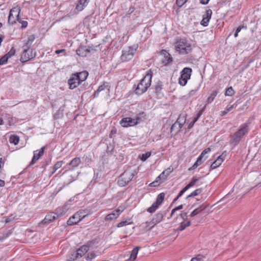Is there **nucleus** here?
<instances>
[{"label": "nucleus", "mask_w": 261, "mask_h": 261, "mask_svg": "<svg viewBox=\"0 0 261 261\" xmlns=\"http://www.w3.org/2000/svg\"><path fill=\"white\" fill-rule=\"evenodd\" d=\"M139 248L138 247L135 248L132 251L130 256V259L132 260V261L134 260L136 257L137 254L138 253Z\"/></svg>", "instance_id": "nucleus-36"}, {"label": "nucleus", "mask_w": 261, "mask_h": 261, "mask_svg": "<svg viewBox=\"0 0 261 261\" xmlns=\"http://www.w3.org/2000/svg\"><path fill=\"white\" fill-rule=\"evenodd\" d=\"M81 163V159L80 158L76 157L72 159L68 164L69 166H71L70 170H73L75 168L77 167Z\"/></svg>", "instance_id": "nucleus-27"}, {"label": "nucleus", "mask_w": 261, "mask_h": 261, "mask_svg": "<svg viewBox=\"0 0 261 261\" xmlns=\"http://www.w3.org/2000/svg\"><path fill=\"white\" fill-rule=\"evenodd\" d=\"M163 218V216L162 214L158 213L157 214L154 218L150 222L151 226L149 227V229H151L157 223L161 222Z\"/></svg>", "instance_id": "nucleus-23"}, {"label": "nucleus", "mask_w": 261, "mask_h": 261, "mask_svg": "<svg viewBox=\"0 0 261 261\" xmlns=\"http://www.w3.org/2000/svg\"><path fill=\"white\" fill-rule=\"evenodd\" d=\"M4 37L0 36V46L1 45L2 42L3 40Z\"/></svg>", "instance_id": "nucleus-62"}, {"label": "nucleus", "mask_w": 261, "mask_h": 261, "mask_svg": "<svg viewBox=\"0 0 261 261\" xmlns=\"http://www.w3.org/2000/svg\"><path fill=\"white\" fill-rule=\"evenodd\" d=\"M116 210H122V212L124 211V207H122V206H119L118 208H117Z\"/></svg>", "instance_id": "nucleus-61"}, {"label": "nucleus", "mask_w": 261, "mask_h": 261, "mask_svg": "<svg viewBox=\"0 0 261 261\" xmlns=\"http://www.w3.org/2000/svg\"><path fill=\"white\" fill-rule=\"evenodd\" d=\"M45 147L44 146L41 148L39 150H36L34 151L33 158L31 162L30 165H33L35 164L39 159L42 156L44 152Z\"/></svg>", "instance_id": "nucleus-17"}, {"label": "nucleus", "mask_w": 261, "mask_h": 261, "mask_svg": "<svg viewBox=\"0 0 261 261\" xmlns=\"http://www.w3.org/2000/svg\"><path fill=\"white\" fill-rule=\"evenodd\" d=\"M238 33H239L238 32L236 31V33L234 35V37H237L238 36Z\"/></svg>", "instance_id": "nucleus-63"}, {"label": "nucleus", "mask_w": 261, "mask_h": 261, "mask_svg": "<svg viewBox=\"0 0 261 261\" xmlns=\"http://www.w3.org/2000/svg\"><path fill=\"white\" fill-rule=\"evenodd\" d=\"M106 89L108 90V92L109 93L110 91V86H109V84L108 83H103V84L100 85L98 87L97 90L94 92V97H97L100 92L104 91Z\"/></svg>", "instance_id": "nucleus-21"}, {"label": "nucleus", "mask_w": 261, "mask_h": 261, "mask_svg": "<svg viewBox=\"0 0 261 261\" xmlns=\"http://www.w3.org/2000/svg\"><path fill=\"white\" fill-rule=\"evenodd\" d=\"M174 47L176 52L183 55L188 54L192 50L191 43L185 39L177 40L175 43Z\"/></svg>", "instance_id": "nucleus-2"}, {"label": "nucleus", "mask_w": 261, "mask_h": 261, "mask_svg": "<svg viewBox=\"0 0 261 261\" xmlns=\"http://www.w3.org/2000/svg\"><path fill=\"white\" fill-rule=\"evenodd\" d=\"M90 255H91V256H89V255H88L87 256V257H86V259L87 260L92 259V258H94L95 257V255L94 254H93V253H91Z\"/></svg>", "instance_id": "nucleus-53"}, {"label": "nucleus", "mask_w": 261, "mask_h": 261, "mask_svg": "<svg viewBox=\"0 0 261 261\" xmlns=\"http://www.w3.org/2000/svg\"><path fill=\"white\" fill-rule=\"evenodd\" d=\"M87 216L85 212L83 211H80L75 213L67 221V224L69 225H75L80 222Z\"/></svg>", "instance_id": "nucleus-10"}, {"label": "nucleus", "mask_w": 261, "mask_h": 261, "mask_svg": "<svg viewBox=\"0 0 261 261\" xmlns=\"http://www.w3.org/2000/svg\"><path fill=\"white\" fill-rule=\"evenodd\" d=\"M195 93H196L195 90H191L189 93V96H191L194 95L195 94Z\"/></svg>", "instance_id": "nucleus-58"}, {"label": "nucleus", "mask_w": 261, "mask_h": 261, "mask_svg": "<svg viewBox=\"0 0 261 261\" xmlns=\"http://www.w3.org/2000/svg\"><path fill=\"white\" fill-rule=\"evenodd\" d=\"M198 179L195 177L193 178L191 181L188 184L186 187L188 189L189 188L194 187V186L196 185L197 182H198Z\"/></svg>", "instance_id": "nucleus-37"}, {"label": "nucleus", "mask_w": 261, "mask_h": 261, "mask_svg": "<svg viewBox=\"0 0 261 261\" xmlns=\"http://www.w3.org/2000/svg\"><path fill=\"white\" fill-rule=\"evenodd\" d=\"M35 39V36L34 34H32L28 37V41L23 46V48H25L27 49H30L32 43L34 42Z\"/></svg>", "instance_id": "nucleus-26"}, {"label": "nucleus", "mask_w": 261, "mask_h": 261, "mask_svg": "<svg viewBox=\"0 0 261 261\" xmlns=\"http://www.w3.org/2000/svg\"><path fill=\"white\" fill-rule=\"evenodd\" d=\"M133 222L132 221H128L127 220L122 221L117 224V227H121L129 224H131Z\"/></svg>", "instance_id": "nucleus-39"}, {"label": "nucleus", "mask_w": 261, "mask_h": 261, "mask_svg": "<svg viewBox=\"0 0 261 261\" xmlns=\"http://www.w3.org/2000/svg\"><path fill=\"white\" fill-rule=\"evenodd\" d=\"M63 164L62 161H58L57 162L53 168V171L51 172V174H53L56 172V171L59 168H60Z\"/></svg>", "instance_id": "nucleus-33"}, {"label": "nucleus", "mask_w": 261, "mask_h": 261, "mask_svg": "<svg viewBox=\"0 0 261 261\" xmlns=\"http://www.w3.org/2000/svg\"><path fill=\"white\" fill-rule=\"evenodd\" d=\"M89 250V247L87 245H83L78 249L76 251L71 253L69 260L72 261L82 257Z\"/></svg>", "instance_id": "nucleus-8"}, {"label": "nucleus", "mask_w": 261, "mask_h": 261, "mask_svg": "<svg viewBox=\"0 0 261 261\" xmlns=\"http://www.w3.org/2000/svg\"><path fill=\"white\" fill-rule=\"evenodd\" d=\"M188 0H176V4L179 7L182 6Z\"/></svg>", "instance_id": "nucleus-46"}, {"label": "nucleus", "mask_w": 261, "mask_h": 261, "mask_svg": "<svg viewBox=\"0 0 261 261\" xmlns=\"http://www.w3.org/2000/svg\"><path fill=\"white\" fill-rule=\"evenodd\" d=\"M29 49H27L25 48H23V53L21 54L20 61L21 62H26L30 60L33 59L35 56H34L32 53L30 55L28 53V51Z\"/></svg>", "instance_id": "nucleus-20"}, {"label": "nucleus", "mask_w": 261, "mask_h": 261, "mask_svg": "<svg viewBox=\"0 0 261 261\" xmlns=\"http://www.w3.org/2000/svg\"><path fill=\"white\" fill-rule=\"evenodd\" d=\"M154 89L156 93L160 92L162 90V85L160 83L157 84L154 86Z\"/></svg>", "instance_id": "nucleus-45"}, {"label": "nucleus", "mask_w": 261, "mask_h": 261, "mask_svg": "<svg viewBox=\"0 0 261 261\" xmlns=\"http://www.w3.org/2000/svg\"><path fill=\"white\" fill-rule=\"evenodd\" d=\"M8 59L9 58L6 55L3 56L0 59V65H2L6 64L7 62Z\"/></svg>", "instance_id": "nucleus-41"}, {"label": "nucleus", "mask_w": 261, "mask_h": 261, "mask_svg": "<svg viewBox=\"0 0 261 261\" xmlns=\"http://www.w3.org/2000/svg\"><path fill=\"white\" fill-rule=\"evenodd\" d=\"M203 113V110H201L197 114V116L196 117H195L193 120V122L194 123H195L197 120L198 119H199V118L201 116V115H202Z\"/></svg>", "instance_id": "nucleus-47"}, {"label": "nucleus", "mask_w": 261, "mask_h": 261, "mask_svg": "<svg viewBox=\"0 0 261 261\" xmlns=\"http://www.w3.org/2000/svg\"><path fill=\"white\" fill-rule=\"evenodd\" d=\"M183 208V205L181 204L180 205H179L178 206L173 208L172 210V212H171V215L172 216L173 213L177 210H181Z\"/></svg>", "instance_id": "nucleus-48"}, {"label": "nucleus", "mask_w": 261, "mask_h": 261, "mask_svg": "<svg viewBox=\"0 0 261 261\" xmlns=\"http://www.w3.org/2000/svg\"><path fill=\"white\" fill-rule=\"evenodd\" d=\"M202 192V189H197L195 190L194 191L192 192L190 195H188L186 197V199H188L189 198L197 196L201 194Z\"/></svg>", "instance_id": "nucleus-35"}, {"label": "nucleus", "mask_w": 261, "mask_h": 261, "mask_svg": "<svg viewBox=\"0 0 261 261\" xmlns=\"http://www.w3.org/2000/svg\"><path fill=\"white\" fill-rule=\"evenodd\" d=\"M181 217L184 219V221L181 222L179 226L177 228L178 231H182L186 227L189 226L191 225V222L189 220H185L187 219V213L186 212H182L180 214Z\"/></svg>", "instance_id": "nucleus-15"}, {"label": "nucleus", "mask_w": 261, "mask_h": 261, "mask_svg": "<svg viewBox=\"0 0 261 261\" xmlns=\"http://www.w3.org/2000/svg\"><path fill=\"white\" fill-rule=\"evenodd\" d=\"M65 49H58V50H56L55 51V53L56 54H59L60 53H62L65 52Z\"/></svg>", "instance_id": "nucleus-54"}, {"label": "nucleus", "mask_w": 261, "mask_h": 261, "mask_svg": "<svg viewBox=\"0 0 261 261\" xmlns=\"http://www.w3.org/2000/svg\"><path fill=\"white\" fill-rule=\"evenodd\" d=\"M134 11V7H131L129 9V10L128 11V14H131L132 13H133Z\"/></svg>", "instance_id": "nucleus-59"}, {"label": "nucleus", "mask_w": 261, "mask_h": 261, "mask_svg": "<svg viewBox=\"0 0 261 261\" xmlns=\"http://www.w3.org/2000/svg\"><path fill=\"white\" fill-rule=\"evenodd\" d=\"M219 92L218 90H214L210 95L208 97L206 100V102L207 103H211L213 102V101L214 100L215 98L217 96Z\"/></svg>", "instance_id": "nucleus-31"}, {"label": "nucleus", "mask_w": 261, "mask_h": 261, "mask_svg": "<svg viewBox=\"0 0 261 261\" xmlns=\"http://www.w3.org/2000/svg\"><path fill=\"white\" fill-rule=\"evenodd\" d=\"M228 111H227V109H225V110H224V111H221V115L222 116H224L226 115L227 114V113H228Z\"/></svg>", "instance_id": "nucleus-55"}, {"label": "nucleus", "mask_w": 261, "mask_h": 261, "mask_svg": "<svg viewBox=\"0 0 261 261\" xmlns=\"http://www.w3.org/2000/svg\"><path fill=\"white\" fill-rule=\"evenodd\" d=\"M141 120V119L139 116H136L135 118L126 117L120 121V124L122 127H127L137 125Z\"/></svg>", "instance_id": "nucleus-9"}, {"label": "nucleus", "mask_w": 261, "mask_h": 261, "mask_svg": "<svg viewBox=\"0 0 261 261\" xmlns=\"http://www.w3.org/2000/svg\"><path fill=\"white\" fill-rule=\"evenodd\" d=\"M192 69L191 68L185 67L180 72V75L178 79V84L182 86H185L189 80L190 79Z\"/></svg>", "instance_id": "nucleus-6"}, {"label": "nucleus", "mask_w": 261, "mask_h": 261, "mask_svg": "<svg viewBox=\"0 0 261 261\" xmlns=\"http://www.w3.org/2000/svg\"><path fill=\"white\" fill-rule=\"evenodd\" d=\"M164 180L162 178H158V176L156 178L155 180L149 184V186L152 187H155L160 185Z\"/></svg>", "instance_id": "nucleus-34"}, {"label": "nucleus", "mask_w": 261, "mask_h": 261, "mask_svg": "<svg viewBox=\"0 0 261 261\" xmlns=\"http://www.w3.org/2000/svg\"><path fill=\"white\" fill-rule=\"evenodd\" d=\"M211 151L210 148L208 147L203 150L200 156L198 158L197 161L190 169H195L198 166L200 165L207 158V156L205 155Z\"/></svg>", "instance_id": "nucleus-12"}, {"label": "nucleus", "mask_w": 261, "mask_h": 261, "mask_svg": "<svg viewBox=\"0 0 261 261\" xmlns=\"http://www.w3.org/2000/svg\"><path fill=\"white\" fill-rule=\"evenodd\" d=\"M88 4V0H80L76 6V9L79 11H82Z\"/></svg>", "instance_id": "nucleus-29"}, {"label": "nucleus", "mask_w": 261, "mask_h": 261, "mask_svg": "<svg viewBox=\"0 0 261 261\" xmlns=\"http://www.w3.org/2000/svg\"><path fill=\"white\" fill-rule=\"evenodd\" d=\"M21 11L20 7L16 6L11 9L8 17V23L13 25L19 19V14Z\"/></svg>", "instance_id": "nucleus-5"}, {"label": "nucleus", "mask_w": 261, "mask_h": 261, "mask_svg": "<svg viewBox=\"0 0 261 261\" xmlns=\"http://www.w3.org/2000/svg\"><path fill=\"white\" fill-rule=\"evenodd\" d=\"M138 49L137 45L124 47L122 50L120 59L122 62H127L133 59Z\"/></svg>", "instance_id": "nucleus-4"}, {"label": "nucleus", "mask_w": 261, "mask_h": 261, "mask_svg": "<svg viewBox=\"0 0 261 261\" xmlns=\"http://www.w3.org/2000/svg\"><path fill=\"white\" fill-rule=\"evenodd\" d=\"M165 58L166 61L167 63H169L172 61V58L171 57V56L169 53H167L165 55Z\"/></svg>", "instance_id": "nucleus-43"}, {"label": "nucleus", "mask_w": 261, "mask_h": 261, "mask_svg": "<svg viewBox=\"0 0 261 261\" xmlns=\"http://www.w3.org/2000/svg\"><path fill=\"white\" fill-rule=\"evenodd\" d=\"M186 121L185 115H180L177 118L176 121L172 125L171 130L177 129V131H179L185 124Z\"/></svg>", "instance_id": "nucleus-14"}, {"label": "nucleus", "mask_w": 261, "mask_h": 261, "mask_svg": "<svg viewBox=\"0 0 261 261\" xmlns=\"http://www.w3.org/2000/svg\"><path fill=\"white\" fill-rule=\"evenodd\" d=\"M188 190V189L187 188V187H185L181 191H180V192L178 194V197L181 196L184 194V193Z\"/></svg>", "instance_id": "nucleus-50"}, {"label": "nucleus", "mask_w": 261, "mask_h": 261, "mask_svg": "<svg viewBox=\"0 0 261 261\" xmlns=\"http://www.w3.org/2000/svg\"><path fill=\"white\" fill-rule=\"evenodd\" d=\"M165 195L164 193H161L158 195L156 197L155 202H154L150 207L147 208V212L150 213L154 212L158 206L163 202L165 198Z\"/></svg>", "instance_id": "nucleus-13"}, {"label": "nucleus", "mask_w": 261, "mask_h": 261, "mask_svg": "<svg viewBox=\"0 0 261 261\" xmlns=\"http://www.w3.org/2000/svg\"><path fill=\"white\" fill-rule=\"evenodd\" d=\"M151 79L152 74L147 73L138 83L135 91L136 94L139 95L145 93L151 85Z\"/></svg>", "instance_id": "nucleus-1"}, {"label": "nucleus", "mask_w": 261, "mask_h": 261, "mask_svg": "<svg viewBox=\"0 0 261 261\" xmlns=\"http://www.w3.org/2000/svg\"><path fill=\"white\" fill-rule=\"evenodd\" d=\"M237 105L236 104H233V105H232L230 106H228L226 107V109H227V111H231V110H232L233 109H234L237 107Z\"/></svg>", "instance_id": "nucleus-49"}, {"label": "nucleus", "mask_w": 261, "mask_h": 261, "mask_svg": "<svg viewBox=\"0 0 261 261\" xmlns=\"http://www.w3.org/2000/svg\"><path fill=\"white\" fill-rule=\"evenodd\" d=\"M206 207L204 205H200L199 207L195 208L190 214L191 217H194L197 214H199L201 211L204 210Z\"/></svg>", "instance_id": "nucleus-30"}, {"label": "nucleus", "mask_w": 261, "mask_h": 261, "mask_svg": "<svg viewBox=\"0 0 261 261\" xmlns=\"http://www.w3.org/2000/svg\"><path fill=\"white\" fill-rule=\"evenodd\" d=\"M225 155H223V154L218 156L215 161L211 164V168L214 169L220 166L225 160Z\"/></svg>", "instance_id": "nucleus-19"}, {"label": "nucleus", "mask_w": 261, "mask_h": 261, "mask_svg": "<svg viewBox=\"0 0 261 261\" xmlns=\"http://www.w3.org/2000/svg\"><path fill=\"white\" fill-rule=\"evenodd\" d=\"M5 185V182L4 180L0 179V187H3Z\"/></svg>", "instance_id": "nucleus-57"}, {"label": "nucleus", "mask_w": 261, "mask_h": 261, "mask_svg": "<svg viewBox=\"0 0 261 261\" xmlns=\"http://www.w3.org/2000/svg\"><path fill=\"white\" fill-rule=\"evenodd\" d=\"M81 84V82L77 79L76 75L74 74H72L68 80V84L70 89H74Z\"/></svg>", "instance_id": "nucleus-16"}, {"label": "nucleus", "mask_w": 261, "mask_h": 261, "mask_svg": "<svg viewBox=\"0 0 261 261\" xmlns=\"http://www.w3.org/2000/svg\"><path fill=\"white\" fill-rule=\"evenodd\" d=\"M21 24V28L25 29L28 26V22L27 21L22 20L20 18L18 21Z\"/></svg>", "instance_id": "nucleus-44"}, {"label": "nucleus", "mask_w": 261, "mask_h": 261, "mask_svg": "<svg viewBox=\"0 0 261 261\" xmlns=\"http://www.w3.org/2000/svg\"><path fill=\"white\" fill-rule=\"evenodd\" d=\"M212 14V11L211 9H208L205 11V14L203 16L202 20L201 22V24L203 26L206 27L209 22Z\"/></svg>", "instance_id": "nucleus-18"}, {"label": "nucleus", "mask_w": 261, "mask_h": 261, "mask_svg": "<svg viewBox=\"0 0 261 261\" xmlns=\"http://www.w3.org/2000/svg\"><path fill=\"white\" fill-rule=\"evenodd\" d=\"M19 141V137L17 135H12L9 137V142L11 144L17 145Z\"/></svg>", "instance_id": "nucleus-32"}, {"label": "nucleus", "mask_w": 261, "mask_h": 261, "mask_svg": "<svg viewBox=\"0 0 261 261\" xmlns=\"http://www.w3.org/2000/svg\"><path fill=\"white\" fill-rule=\"evenodd\" d=\"M61 210V208L59 207L56 210L57 212L56 213H51L48 215H47L44 219L42 221L41 223L42 224H47L54 220H55L56 218L61 217L63 216L65 213L66 211L63 210L62 212L59 213V212Z\"/></svg>", "instance_id": "nucleus-11"}, {"label": "nucleus", "mask_w": 261, "mask_h": 261, "mask_svg": "<svg viewBox=\"0 0 261 261\" xmlns=\"http://www.w3.org/2000/svg\"><path fill=\"white\" fill-rule=\"evenodd\" d=\"M76 54L81 57H87L90 53V49L85 47H80L76 50Z\"/></svg>", "instance_id": "nucleus-24"}, {"label": "nucleus", "mask_w": 261, "mask_h": 261, "mask_svg": "<svg viewBox=\"0 0 261 261\" xmlns=\"http://www.w3.org/2000/svg\"><path fill=\"white\" fill-rule=\"evenodd\" d=\"M122 213V210H115L112 213L107 215L105 217L107 221L112 220L116 219Z\"/></svg>", "instance_id": "nucleus-22"}, {"label": "nucleus", "mask_w": 261, "mask_h": 261, "mask_svg": "<svg viewBox=\"0 0 261 261\" xmlns=\"http://www.w3.org/2000/svg\"><path fill=\"white\" fill-rule=\"evenodd\" d=\"M134 177V174L129 170H126L119 177L118 181L119 185L124 187Z\"/></svg>", "instance_id": "nucleus-7"}, {"label": "nucleus", "mask_w": 261, "mask_h": 261, "mask_svg": "<svg viewBox=\"0 0 261 261\" xmlns=\"http://www.w3.org/2000/svg\"><path fill=\"white\" fill-rule=\"evenodd\" d=\"M243 28L246 29L247 28H246V27H244V25H240L237 28L236 31L239 33L241 31V30Z\"/></svg>", "instance_id": "nucleus-52"}, {"label": "nucleus", "mask_w": 261, "mask_h": 261, "mask_svg": "<svg viewBox=\"0 0 261 261\" xmlns=\"http://www.w3.org/2000/svg\"><path fill=\"white\" fill-rule=\"evenodd\" d=\"M234 94V91L231 87L228 88L225 92V95L226 96H231Z\"/></svg>", "instance_id": "nucleus-38"}, {"label": "nucleus", "mask_w": 261, "mask_h": 261, "mask_svg": "<svg viewBox=\"0 0 261 261\" xmlns=\"http://www.w3.org/2000/svg\"><path fill=\"white\" fill-rule=\"evenodd\" d=\"M200 260H201V257L200 255H198L195 257H193L191 260V261H200Z\"/></svg>", "instance_id": "nucleus-51"}, {"label": "nucleus", "mask_w": 261, "mask_h": 261, "mask_svg": "<svg viewBox=\"0 0 261 261\" xmlns=\"http://www.w3.org/2000/svg\"><path fill=\"white\" fill-rule=\"evenodd\" d=\"M4 121L2 119H0V125L3 124Z\"/></svg>", "instance_id": "nucleus-64"}, {"label": "nucleus", "mask_w": 261, "mask_h": 261, "mask_svg": "<svg viewBox=\"0 0 261 261\" xmlns=\"http://www.w3.org/2000/svg\"><path fill=\"white\" fill-rule=\"evenodd\" d=\"M75 74L76 75L77 79L82 83L86 80L88 75V73L86 71H84L79 73H75Z\"/></svg>", "instance_id": "nucleus-28"}, {"label": "nucleus", "mask_w": 261, "mask_h": 261, "mask_svg": "<svg viewBox=\"0 0 261 261\" xmlns=\"http://www.w3.org/2000/svg\"><path fill=\"white\" fill-rule=\"evenodd\" d=\"M173 169L171 167H169L166 170H164L162 173L158 176V178H162V180H165L167 176L173 171Z\"/></svg>", "instance_id": "nucleus-25"}, {"label": "nucleus", "mask_w": 261, "mask_h": 261, "mask_svg": "<svg viewBox=\"0 0 261 261\" xmlns=\"http://www.w3.org/2000/svg\"><path fill=\"white\" fill-rule=\"evenodd\" d=\"M15 49H14V47H12L10 50L6 54V56H7V57L9 58L10 57H11L12 56H14L15 55Z\"/></svg>", "instance_id": "nucleus-42"}, {"label": "nucleus", "mask_w": 261, "mask_h": 261, "mask_svg": "<svg viewBox=\"0 0 261 261\" xmlns=\"http://www.w3.org/2000/svg\"><path fill=\"white\" fill-rule=\"evenodd\" d=\"M151 155V152H147L145 153H143L141 154L140 159L142 161H146L148 158H149Z\"/></svg>", "instance_id": "nucleus-40"}, {"label": "nucleus", "mask_w": 261, "mask_h": 261, "mask_svg": "<svg viewBox=\"0 0 261 261\" xmlns=\"http://www.w3.org/2000/svg\"><path fill=\"white\" fill-rule=\"evenodd\" d=\"M194 123L192 122H191L189 124V126H188V128L189 129H190L191 128H192L193 127V126L194 125Z\"/></svg>", "instance_id": "nucleus-60"}, {"label": "nucleus", "mask_w": 261, "mask_h": 261, "mask_svg": "<svg viewBox=\"0 0 261 261\" xmlns=\"http://www.w3.org/2000/svg\"><path fill=\"white\" fill-rule=\"evenodd\" d=\"M209 0H200V3L203 5L207 4Z\"/></svg>", "instance_id": "nucleus-56"}, {"label": "nucleus", "mask_w": 261, "mask_h": 261, "mask_svg": "<svg viewBox=\"0 0 261 261\" xmlns=\"http://www.w3.org/2000/svg\"><path fill=\"white\" fill-rule=\"evenodd\" d=\"M248 130L249 127L247 124L241 125L240 129L231 136L230 143L237 145L243 136L248 133Z\"/></svg>", "instance_id": "nucleus-3"}]
</instances>
